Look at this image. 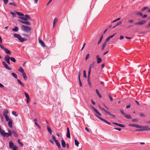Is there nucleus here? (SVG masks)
<instances>
[{"label":"nucleus","mask_w":150,"mask_h":150,"mask_svg":"<svg viewBox=\"0 0 150 150\" xmlns=\"http://www.w3.org/2000/svg\"><path fill=\"white\" fill-rule=\"evenodd\" d=\"M146 22V21L144 20H142L141 21L137 22L134 23L135 25H142L144 24Z\"/></svg>","instance_id":"obj_4"},{"label":"nucleus","mask_w":150,"mask_h":150,"mask_svg":"<svg viewBox=\"0 0 150 150\" xmlns=\"http://www.w3.org/2000/svg\"><path fill=\"white\" fill-rule=\"evenodd\" d=\"M23 79L25 80L26 81L27 80V78L26 75V74L25 73H23Z\"/></svg>","instance_id":"obj_27"},{"label":"nucleus","mask_w":150,"mask_h":150,"mask_svg":"<svg viewBox=\"0 0 150 150\" xmlns=\"http://www.w3.org/2000/svg\"><path fill=\"white\" fill-rule=\"evenodd\" d=\"M129 126L132 127H135L137 128H141V126L136 124H129Z\"/></svg>","instance_id":"obj_12"},{"label":"nucleus","mask_w":150,"mask_h":150,"mask_svg":"<svg viewBox=\"0 0 150 150\" xmlns=\"http://www.w3.org/2000/svg\"><path fill=\"white\" fill-rule=\"evenodd\" d=\"M124 116L127 119H131L132 118L131 116L129 115H127L126 114Z\"/></svg>","instance_id":"obj_25"},{"label":"nucleus","mask_w":150,"mask_h":150,"mask_svg":"<svg viewBox=\"0 0 150 150\" xmlns=\"http://www.w3.org/2000/svg\"><path fill=\"white\" fill-rule=\"evenodd\" d=\"M91 69H90V68H89L88 71V77H89L90 75V73H91Z\"/></svg>","instance_id":"obj_44"},{"label":"nucleus","mask_w":150,"mask_h":150,"mask_svg":"<svg viewBox=\"0 0 150 150\" xmlns=\"http://www.w3.org/2000/svg\"><path fill=\"white\" fill-rule=\"evenodd\" d=\"M10 59L12 62H16V59L13 57H10Z\"/></svg>","instance_id":"obj_35"},{"label":"nucleus","mask_w":150,"mask_h":150,"mask_svg":"<svg viewBox=\"0 0 150 150\" xmlns=\"http://www.w3.org/2000/svg\"><path fill=\"white\" fill-rule=\"evenodd\" d=\"M35 125L36 126H37L38 128H40V126L37 123V122H35Z\"/></svg>","instance_id":"obj_62"},{"label":"nucleus","mask_w":150,"mask_h":150,"mask_svg":"<svg viewBox=\"0 0 150 150\" xmlns=\"http://www.w3.org/2000/svg\"><path fill=\"white\" fill-rule=\"evenodd\" d=\"M120 112H121V113L123 114V115L124 116L126 114L123 111V110H120Z\"/></svg>","instance_id":"obj_58"},{"label":"nucleus","mask_w":150,"mask_h":150,"mask_svg":"<svg viewBox=\"0 0 150 150\" xmlns=\"http://www.w3.org/2000/svg\"><path fill=\"white\" fill-rule=\"evenodd\" d=\"M57 21L58 19L57 18H55L54 19L53 23V27H54L55 26L56 23L57 22Z\"/></svg>","instance_id":"obj_19"},{"label":"nucleus","mask_w":150,"mask_h":150,"mask_svg":"<svg viewBox=\"0 0 150 150\" xmlns=\"http://www.w3.org/2000/svg\"><path fill=\"white\" fill-rule=\"evenodd\" d=\"M24 36L29 38L30 37V35H29L28 34H25V33H23L22 34Z\"/></svg>","instance_id":"obj_38"},{"label":"nucleus","mask_w":150,"mask_h":150,"mask_svg":"<svg viewBox=\"0 0 150 150\" xmlns=\"http://www.w3.org/2000/svg\"><path fill=\"white\" fill-rule=\"evenodd\" d=\"M79 84L80 86L81 87H82V83H81V82L80 79H79Z\"/></svg>","instance_id":"obj_57"},{"label":"nucleus","mask_w":150,"mask_h":150,"mask_svg":"<svg viewBox=\"0 0 150 150\" xmlns=\"http://www.w3.org/2000/svg\"><path fill=\"white\" fill-rule=\"evenodd\" d=\"M8 125L11 128L12 127V120L11 119L9 120L8 123Z\"/></svg>","instance_id":"obj_14"},{"label":"nucleus","mask_w":150,"mask_h":150,"mask_svg":"<svg viewBox=\"0 0 150 150\" xmlns=\"http://www.w3.org/2000/svg\"><path fill=\"white\" fill-rule=\"evenodd\" d=\"M139 115L141 117H145L146 116L144 114L142 113H141L139 114Z\"/></svg>","instance_id":"obj_48"},{"label":"nucleus","mask_w":150,"mask_h":150,"mask_svg":"<svg viewBox=\"0 0 150 150\" xmlns=\"http://www.w3.org/2000/svg\"><path fill=\"white\" fill-rule=\"evenodd\" d=\"M8 4L9 5H13V6H16V7H18V6L16 5V4L15 3H9Z\"/></svg>","instance_id":"obj_32"},{"label":"nucleus","mask_w":150,"mask_h":150,"mask_svg":"<svg viewBox=\"0 0 150 150\" xmlns=\"http://www.w3.org/2000/svg\"><path fill=\"white\" fill-rule=\"evenodd\" d=\"M15 13L16 14H17L19 16H24V14L18 12L17 11H15Z\"/></svg>","instance_id":"obj_24"},{"label":"nucleus","mask_w":150,"mask_h":150,"mask_svg":"<svg viewBox=\"0 0 150 150\" xmlns=\"http://www.w3.org/2000/svg\"><path fill=\"white\" fill-rule=\"evenodd\" d=\"M19 18L21 19L22 20H27V19L26 18H24V17H19Z\"/></svg>","instance_id":"obj_54"},{"label":"nucleus","mask_w":150,"mask_h":150,"mask_svg":"<svg viewBox=\"0 0 150 150\" xmlns=\"http://www.w3.org/2000/svg\"><path fill=\"white\" fill-rule=\"evenodd\" d=\"M88 83L89 85L90 86V87H91V84L90 81L89 77H88Z\"/></svg>","instance_id":"obj_51"},{"label":"nucleus","mask_w":150,"mask_h":150,"mask_svg":"<svg viewBox=\"0 0 150 150\" xmlns=\"http://www.w3.org/2000/svg\"><path fill=\"white\" fill-rule=\"evenodd\" d=\"M80 76H81V71H80L79 72V73H78L79 79H80Z\"/></svg>","instance_id":"obj_63"},{"label":"nucleus","mask_w":150,"mask_h":150,"mask_svg":"<svg viewBox=\"0 0 150 150\" xmlns=\"http://www.w3.org/2000/svg\"><path fill=\"white\" fill-rule=\"evenodd\" d=\"M104 111L105 112H106V114H109V115H112V114L111 113H110L109 112L105 110Z\"/></svg>","instance_id":"obj_50"},{"label":"nucleus","mask_w":150,"mask_h":150,"mask_svg":"<svg viewBox=\"0 0 150 150\" xmlns=\"http://www.w3.org/2000/svg\"><path fill=\"white\" fill-rule=\"evenodd\" d=\"M13 36L15 38H17L19 40L22 42L27 40L25 38H22L21 35L18 34H14Z\"/></svg>","instance_id":"obj_3"},{"label":"nucleus","mask_w":150,"mask_h":150,"mask_svg":"<svg viewBox=\"0 0 150 150\" xmlns=\"http://www.w3.org/2000/svg\"><path fill=\"white\" fill-rule=\"evenodd\" d=\"M9 59H10V57L8 55H7L4 58V59L9 64H10V63L9 61Z\"/></svg>","instance_id":"obj_6"},{"label":"nucleus","mask_w":150,"mask_h":150,"mask_svg":"<svg viewBox=\"0 0 150 150\" xmlns=\"http://www.w3.org/2000/svg\"><path fill=\"white\" fill-rule=\"evenodd\" d=\"M52 139L53 140H54V141L55 142V141H57V140L56 139V138H55V137L54 136V135H53L52 136Z\"/></svg>","instance_id":"obj_55"},{"label":"nucleus","mask_w":150,"mask_h":150,"mask_svg":"<svg viewBox=\"0 0 150 150\" xmlns=\"http://www.w3.org/2000/svg\"><path fill=\"white\" fill-rule=\"evenodd\" d=\"M16 79H17V76L14 73H12L11 74Z\"/></svg>","instance_id":"obj_40"},{"label":"nucleus","mask_w":150,"mask_h":150,"mask_svg":"<svg viewBox=\"0 0 150 150\" xmlns=\"http://www.w3.org/2000/svg\"><path fill=\"white\" fill-rule=\"evenodd\" d=\"M107 43L105 42H104L102 46V47L101 50H103L105 47Z\"/></svg>","instance_id":"obj_26"},{"label":"nucleus","mask_w":150,"mask_h":150,"mask_svg":"<svg viewBox=\"0 0 150 150\" xmlns=\"http://www.w3.org/2000/svg\"><path fill=\"white\" fill-rule=\"evenodd\" d=\"M18 142L20 144L21 146H23V144L21 142L20 139H18Z\"/></svg>","instance_id":"obj_39"},{"label":"nucleus","mask_w":150,"mask_h":150,"mask_svg":"<svg viewBox=\"0 0 150 150\" xmlns=\"http://www.w3.org/2000/svg\"><path fill=\"white\" fill-rule=\"evenodd\" d=\"M114 129L116 130H117L119 131H120L121 130V129L118 128H114Z\"/></svg>","instance_id":"obj_64"},{"label":"nucleus","mask_w":150,"mask_h":150,"mask_svg":"<svg viewBox=\"0 0 150 150\" xmlns=\"http://www.w3.org/2000/svg\"><path fill=\"white\" fill-rule=\"evenodd\" d=\"M119 126H120L121 127H125V126L124 125H122V124H119Z\"/></svg>","instance_id":"obj_61"},{"label":"nucleus","mask_w":150,"mask_h":150,"mask_svg":"<svg viewBox=\"0 0 150 150\" xmlns=\"http://www.w3.org/2000/svg\"><path fill=\"white\" fill-rule=\"evenodd\" d=\"M148 7H145L142 9V11H143L147 9H148Z\"/></svg>","instance_id":"obj_52"},{"label":"nucleus","mask_w":150,"mask_h":150,"mask_svg":"<svg viewBox=\"0 0 150 150\" xmlns=\"http://www.w3.org/2000/svg\"><path fill=\"white\" fill-rule=\"evenodd\" d=\"M4 116L5 117L6 120L7 121H8L10 119H9V117L7 115H5Z\"/></svg>","instance_id":"obj_30"},{"label":"nucleus","mask_w":150,"mask_h":150,"mask_svg":"<svg viewBox=\"0 0 150 150\" xmlns=\"http://www.w3.org/2000/svg\"><path fill=\"white\" fill-rule=\"evenodd\" d=\"M103 35H101V37L100 38V40H99V41H98V42L97 43V44L98 45H99L100 44V43L101 41H102V39H103Z\"/></svg>","instance_id":"obj_28"},{"label":"nucleus","mask_w":150,"mask_h":150,"mask_svg":"<svg viewBox=\"0 0 150 150\" xmlns=\"http://www.w3.org/2000/svg\"><path fill=\"white\" fill-rule=\"evenodd\" d=\"M89 54H87V55H86V59H85L86 60L88 59V58L89 57Z\"/></svg>","instance_id":"obj_56"},{"label":"nucleus","mask_w":150,"mask_h":150,"mask_svg":"<svg viewBox=\"0 0 150 150\" xmlns=\"http://www.w3.org/2000/svg\"><path fill=\"white\" fill-rule=\"evenodd\" d=\"M10 13L12 15L13 17H15L16 16V13L11 12Z\"/></svg>","instance_id":"obj_41"},{"label":"nucleus","mask_w":150,"mask_h":150,"mask_svg":"<svg viewBox=\"0 0 150 150\" xmlns=\"http://www.w3.org/2000/svg\"><path fill=\"white\" fill-rule=\"evenodd\" d=\"M18 70L21 73H24V70L21 67L19 69H18Z\"/></svg>","instance_id":"obj_34"},{"label":"nucleus","mask_w":150,"mask_h":150,"mask_svg":"<svg viewBox=\"0 0 150 150\" xmlns=\"http://www.w3.org/2000/svg\"><path fill=\"white\" fill-rule=\"evenodd\" d=\"M12 114L14 115L16 117H17V115L16 114V112L13 111L12 112Z\"/></svg>","instance_id":"obj_46"},{"label":"nucleus","mask_w":150,"mask_h":150,"mask_svg":"<svg viewBox=\"0 0 150 150\" xmlns=\"http://www.w3.org/2000/svg\"><path fill=\"white\" fill-rule=\"evenodd\" d=\"M74 142L75 145L76 146H78L79 144V142L76 139H75Z\"/></svg>","instance_id":"obj_31"},{"label":"nucleus","mask_w":150,"mask_h":150,"mask_svg":"<svg viewBox=\"0 0 150 150\" xmlns=\"http://www.w3.org/2000/svg\"><path fill=\"white\" fill-rule=\"evenodd\" d=\"M95 116L97 117H98V118H99L100 120H102L103 121H104V122L106 123V124H108V125H110L111 124H110V122H108L107 120H106L103 119L101 117H99V116H98V115H95Z\"/></svg>","instance_id":"obj_5"},{"label":"nucleus","mask_w":150,"mask_h":150,"mask_svg":"<svg viewBox=\"0 0 150 150\" xmlns=\"http://www.w3.org/2000/svg\"><path fill=\"white\" fill-rule=\"evenodd\" d=\"M94 66V63H93L90 65L89 68L91 69V68H93Z\"/></svg>","instance_id":"obj_37"},{"label":"nucleus","mask_w":150,"mask_h":150,"mask_svg":"<svg viewBox=\"0 0 150 150\" xmlns=\"http://www.w3.org/2000/svg\"><path fill=\"white\" fill-rule=\"evenodd\" d=\"M24 18L27 19V20H25V21H28L29 19H30V16L28 15H26L25 16H24Z\"/></svg>","instance_id":"obj_23"},{"label":"nucleus","mask_w":150,"mask_h":150,"mask_svg":"<svg viewBox=\"0 0 150 150\" xmlns=\"http://www.w3.org/2000/svg\"><path fill=\"white\" fill-rule=\"evenodd\" d=\"M91 108L93 109L95 112L97 113L98 115L100 116H101V114L98 111V110H96V108H95L94 107H93L92 106H91Z\"/></svg>","instance_id":"obj_9"},{"label":"nucleus","mask_w":150,"mask_h":150,"mask_svg":"<svg viewBox=\"0 0 150 150\" xmlns=\"http://www.w3.org/2000/svg\"><path fill=\"white\" fill-rule=\"evenodd\" d=\"M132 121L133 122H138V120L136 119H132Z\"/></svg>","instance_id":"obj_59"},{"label":"nucleus","mask_w":150,"mask_h":150,"mask_svg":"<svg viewBox=\"0 0 150 150\" xmlns=\"http://www.w3.org/2000/svg\"><path fill=\"white\" fill-rule=\"evenodd\" d=\"M47 129L48 131L49 132L50 134H52V131L51 128L49 127L48 126H47Z\"/></svg>","instance_id":"obj_33"},{"label":"nucleus","mask_w":150,"mask_h":150,"mask_svg":"<svg viewBox=\"0 0 150 150\" xmlns=\"http://www.w3.org/2000/svg\"><path fill=\"white\" fill-rule=\"evenodd\" d=\"M24 94L25 97L27 98L30 97L28 94L27 93L25 92Z\"/></svg>","instance_id":"obj_43"},{"label":"nucleus","mask_w":150,"mask_h":150,"mask_svg":"<svg viewBox=\"0 0 150 150\" xmlns=\"http://www.w3.org/2000/svg\"><path fill=\"white\" fill-rule=\"evenodd\" d=\"M141 127H141V128H142L141 129V131L149 130V128H148L149 127L148 126H141Z\"/></svg>","instance_id":"obj_7"},{"label":"nucleus","mask_w":150,"mask_h":150,"mask_svg":"<svg viewBox=\"0 0 150 150\" xmlns=\"http://www.w3.org/2000/svg\"><path fill=\"white\" fill-rule=\"evenodd\" d=\"M83 76L84 78L86 77V72L85 70H84L83 71Z\"/></svg>","instance_id":"obj_49"},{"label":"nucleus","mask_w":150,"mask_h":150,"mask_svg":"<svg viewBox=\"0 0 150 150\" xmlns=\"http://www.w3.org/2000/svg\"><path fill=\"white\" fill-rule=\"evenodd\" d=\"M39 43L41 45V46L43 47H45V45L44 43L40 39H39Z\"/></svg>","instance_id":"obj_10"},{"label":"nucleus","mask_w":150,"mask_h":150,"mask_svg":"<svg viewBox=\"0 0 150 150\" xmlns=\"http://www.w3.org/2000/svg\"><path fill=\"white\" fill-rule=\"evenodd\" d=\"M30 100V98H27L26 103H28Z\"/></svg>","instance_id":"obj_47"},{"label":"nucleus","mask_w":150,"mask_h":150,"mask_svg":"<svg viewBox=\"0 0 150 150\" xmlns=\"http://www.w3.org/2000/svg\"><path fill=\"white\" fill-rule=\"evenodd\" d=\"M12 133L13 134L15 137H18V135L17 134L16 132L14 130H13L12 131Z\"/></svg>","instance_id":"obj_21"},{"label":"nucleus","mask_w":150,"mask_h":150,"mask_svg":"<svg viewBox=\"0 0 150 150\" xmlns=\"http://www.w3.org/2000/svg\"><path fill=\"white\" fill-rule=\"evenodd\" d=\"M4 3L6 4L8 2V0H3Z\"/></svg>","instance_id":"obj_60"},{"label":"nucleus","mask_w":150,"mask_h":150,"mask_svg":"<svg viewBox=\"0 0 150 150\" xmlns=\"http://www.w3.org/2000/svg\"><path fill=\"white\" fill-rule=\"evenodd\" d=\"M18 21L20 22L28 25H31L30 23L28 21H23L20 20H18Z\"/></svg>","instance_id":"obj_8"},{"label":"nucleus","mask_w":150,"mask_h":150,"mask_svg":"<svg viewBox=\"0 0 150 150\" xmlns=\"http://www.w3.org/2000/svg\"><path fill=\"white\" fill-rule=\"evenodd\" d=\"M110 38L108 37L105 40V42L107 43L110 40Z\"/></svg>","instance_id":"obj_42"},{"label":"nucleus","mask_w":150,"mask_h":150,"mask_svg":"<svg viewBox=\"0 0 150 150\" xmlns=\"http://www.w3.org/2000/svg\"><path fill=\"white\" fill-rule=\"evenodd\" d=\"M19 29L17 27H15L14 28L12 29V30L14 31L17 32L18 30Z\"/></svg>","instance_id":"obj_29"},{"label":"nucleus","mask_w":150,"mask_h":150,"mask_svg":"<svg viewBox=\"0 0 150 150\" xmlns=\"http://www.w3.org/2000/svg\"><path fill=\"white\" fill-rule=\"evenodd\" d=\"M4 50L5 51L6 53L8 54H11V52L9 50H8V49H7L6 48H5L4 49Z\"/></svg>","instance_id":"obj_16"},{"label":"nucleus","mask_w":150,"mask_h":150,"mask_svg":"<svg viewBox=\"0 0 150 150\" xmlns=\"http://www.w3.org/2000/svg\"><path fill=\"white\" fill-rule=\"evenodd\" d=\"M9 147L10 148L12 149L13 147V144L11 142H9Z\"/></svg>","instance_id":"obj_18"},{"label":"nucleus","mask_w":150,"mask_h":150,"mask_svg":"<svg viewBox=\"0 0 150 150\" xmlns=\"http://www.w3.org/2000/svg\"><path fill=\"white\" fill-rule=\"evenodd\" d=\"M55 142L57 146L58 147V148L59 149H60L61 148V146L60 145L59 143V142L57 140V141H55Z\"/></svg>","instance_id":"obj_20"},{"label":"nucleus","mask_w":150,"mask_h":150,"mask_svg":"<svg viewBox=\"0 0 150 150\" xmlns=\"http://www.w3.org/2000/svg\"><path fill=\"white\" fill-rule=\"evenodd\" d=\"M0 132L1 135L4 137H7L12 135V132L9 129L8 130V133L6 132L3 130H1Z\"/></svg>","instance_id":"obj_1"},{"label":"nucleus","mask_w":150,"mask_h":150,"mask_svg":"<svg viewBox=\"0 0 150 150\" xmlns=\"http://www.w3.org/2000/svg\"><path fill=\"white\" fill-rule=\"evenodd\" d=\"M61 143L62 146L64 148L66 147L65 142L63 139L61 140Z\"/></svg>","instance_id":"obj_15"},{"label":"nucleus","mask_w":150,"mask_h":150,"mask_svg":"<svg viewBox=\"0 0 150 150\" xmlns=\"http://www.w3.org/2000/svg\"><path fill=\"white\" fill-rule=\"evenodd\" d=\"M98 107L102 111H104L105 110V109L103 108H101L100 106L99 105L98 106Z\"/></svg>","instance_id":"obj_53"},{"label":"nucleus","mask_w":150,"mask_h":150,"mask_svg":"<svg viewBox=\"0 0 150 150\" xmlns=\"http://www.w3.org/2000/svg\"><path fill=\"white\" fill-rule=\"evenodd\" d=\"M12 149H13V150H17L18 149V147L16 146H14L13 147Z\"/></svg>","instance_id":"obj_45"},{"label":"nucleus","mask_w":150,"mask_h":150,"mask_svg":"<svg viewBox=\"0 0 150 150\" xmlns=\"http://www.w3.org/2000/svg\"><path fill=\"white\" fill-rule=\"evenodd\" d=\"M99 55H97L96 57L97 59V62L98 63H100L102 61V59L101 58L99 57Z\"/></svg>","instance_id":"obj_13"},{"label":"nucleus","mask_w":150,"mask_h":150,"mask_svg":"<svg viewBox=\"0 0 150 150\" xmlns=\"http://www.w3.org/2000/svg\"><path fill=\"white\" fill-rule=\"evenodd\" d=\"M4 111L3 112V115L4 116L5 115H7V114L8 113V110L6 109H4Z\"/></svg>","instance_id":"obj_22"},{"label":"nucleus","mask_w":150,"mask_h":150,"mask_svg":"<svg viewBox=\"0 0 150 150\" xmlns=\"http://www.w3.org/2000/svg\"><path fill=\"white\" fill-rule=\"evenodd\" d=\"M66 136L69 138H70V135L69 128H67V132L66 134Z\"/></svg>","instance_id":"obj_11"},{"label":"nucleus","mask_w":150,"mask_h":150,"mask_svg":"<svg viewBox=\"0 0 150 150\" xmlns=\"http://www.w3.org/2000/svg\"><path fill=\"white\" fill-rule=\"evenodd\" d=\"M5 67L6 69L9 70H11L12 69L11 68L9 67L7 64L5 66Z\"/></svg>","instance_id":"obj_36"},{"label":"nucleus","mask_w":150,"mask_h":150,"mask_svg":"<svg viewBox=\"0 0 150 150\" xmlns=\"http://www.w3.org/2000/svg\"><path fill=\"white\" fill-rule=\"evenodd\" d=\"M21 29L25 32L29 33L31 31V28L26 25H22L21 26Z\"/></svg>","instance_id":"obj_2"},{"label":"nucleus","mask_w":150,"mask_h":150,"mask_svg":"<svg viewBox=\"0 0 150 150\" xmlns=\"http://www.w3.org/2000/svg\"><path fill=\"white\" fill-rule=\"evenodd\" d=\"M17 81L18 83L21 86L23 87H24V84L19 79H18L17 80Z\"/></svg>","instance_id":"obj_17"}]
</instances>
